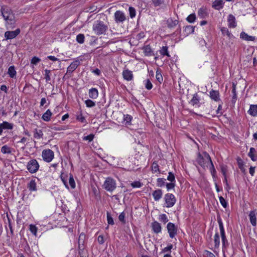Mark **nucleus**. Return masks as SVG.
I'll return each mask as SVG.
<instances>
[{"mask_svg":"<svg viewBox=\"0 0 257 257\" xmlns=\"http://www.w3.org/2000/svg\"><path fill=\"white\" fill-rule=\"evenodd\" d=\"M5 20L7 21L8 29H13L15 27V15L12 9L8 6H3L0 10Z\"/></svg>","mask_w":257,"mask_h":257,"instance_id":"f257e3e1","label":"nucleus"},{"mask_svg":"<svg viewBox=\"0 0 257 257\" xmlns=\"http://www.w3.org/2000/svg\"><path fill=\"white\" fill-rule=\"evenodd\" d=\"M203 155L202 156L200 153L198 154L196 162L201 167L205 168L208 166L209 164L211 163L212 161L209 155L207 153L204 152L203 153Z\"/></svg>","mask_w":257,"mask_h":257,"instance_id":"f03ea898","label":"nucleus"},{"mask_svg":"<svg viewBox=\"0 0 257 257\" xmlns=\"http://www.w3.org/2000/svg\"><path fill=\"white\" fill-rule=\"evenodd\" d=\"M93 31L97 35H100L104 34L108 29L107 25H105L104 22L101 21H96L93 24Z\"/></svg>","mask_w":257,"mask_h":257,"instance_id":"7ed1b4c3","label":"nucleus"},{"mask_svg":"<svg viewBox=\"0 0 257 257\" xmlns=\"http://www.w3.org/2000/svg\"><path fill=\"white\" fill-rule=\"evenodd\" d=\"M103 187L107 191H113L116 188L115 181L110 177H107L104 183Z\"/></svg>","mask_w":257,"mask_h":257,"instance_id":"20e7f679","label":"nucleus"},{"mask_svg":"<svg viewBox=\"0 0 257 257\" xmlns=\"http://www.w3.org/2000/svg\"><path fill=\"white\" fill-rule=\"evenodd\" d=\"M164 200L165 201V206L167 208L173 207L176 202L175 196L171 193H167L165 194L164 196Z\"/></svg>","mask_w":257,"mask_h":257,"instance_id":"39448f33","label":"nucleus"},{"mask_svg":"<svg viewBox=\"0 0 257 257\" xmlns=\"http://www.w3.org/2000/svg\"><path fill=\"white\" fill-rule=\"evenodd\" d=\"M27 168L31 173H36L39 168V165L35 159L30 160L27 164Z\"/></svg>","mask_w":257,"mask_h":257,"instance_id":"423d86ee","label":"nucleus"},{"mask_svg":"<svg viewBox=\"0 0 257 257\" xmlns=\"http://www.w3.org/2000/svg\"><path fill=\"white\" fill-rule=\"evenodd\" d=\"M167 229L171 238H173L177 233V227L173 223L169 222L167 225Z\"/></svg>","mask_w":257,"mask_h":257,"instance_id":"0eeeda50","label":"nucleus"},{"mask_svg":"<svg viewBox=\"0 0 257 257\" xmlns=\"http://www.w3.org/2000/svg\"><path fill=\"white\" fill-rule=\"evenodd\" d=\"M42 156L45 161L50 162L54 158V153L50 149L44 150L42 152Z\"/></svg>","mask_w":257,"mask_h":257,"instance_id":"6e6552de","label":"nucleus"},{"mask_svg":"<svg viewBox=\"0 0 257 257\" xmlns=\"http://www.w3.org/2000/svg\"><path fill=\"white\" fill-rule=\"evenodd\" d=\"M80 62L78 60H76L72 62L68 67L67 72L65 73V75H67L68 77H70L71 74L77 68Z\"/></svg>","mask_w":257,"mask_h":257,"instance_id":"1a4fd4ad","label":"nucleus"},{"mask_svg":"<svg viewBox=\"0 0 257 257\" xmlns=\"http://www.w3.org/2000/svg\"><path fill=\"white\" fill-rule=\"evenodd\" d=\"M125 16L122 12L120 11H117L115 12L114 20L116 23H122L125 20Z\"/></svg>","mask_w":257,"mask_h":257,"instance_id":"9d476101","label":"nucleus"},{"mask_svg":"<svg viewBox=\"0 0 257 257\" xmlns=\"http://www.w3.org/2000/svg\"><path fill=\"white\" fill-rule=\"evenodd\" d=\"M20 33V29H17L14 31H7L5 33V37L6 39H12L16 38Z\"/></svg>","mask_w":257,"mask_h":257,"instance_id":"9b49d317","label":"nucleus"},{"mask_svg":"<svg viewBox=\"0 0 257 257\" xmlns=\"http://www.w3.org/2000/svg\"><path fill=\"white\" fill-rule=\"evenodd\" d=\"M256 210L250 211L249 218L250 223L253 226L256 225Z\"/></svg>","mask_w":257,"mask_h":257,"instance_id":"f8f14e48","label":"nucleus"},{"mask_svg":"<svg viewBox=\"0 0 257 257\" xmlns=\"http://www.w3.org/2000/svg\"><path fill=\"white\" fill-rule=\"evenodd\" d=\"M220 235L222 240V252L227 251V247L229 245V243L226 238L225 233L220 234Z\"/></svg>","mask_w":257,"mask_h":257,"instance_id":"ddd939ff","label":"nucleus"},{"mask_svg":"<svg viewBox=\"0 0 257 257\" xmlns=\"http://www.w3.org/2000/svg\"><path fill=\"white\" fill-rule=\"evenodd\" d=\"M224 2L222 0H215L212 3V8L217 10L223 8Z\"/></svg>","mask_w":257,"mask_h":257,"instance_id":"4468645a","label":"nucleus"},{"mask_svg":"<svg viewBox=\"0 0 257 257\" xmlns=\"http://www.w3.org/2000/svg\"><path fill=\"white\" fill-rule=\"evenodd\" d=\"M122 76L123 78L127 81H131L133 78V74L132 71L126 69L122 72Z\"/></svg>","mask_w":257,"mask_h":257,"instance_id":"2eb2a0df","label":"nucleus"},{"mask_svg":"<svg viewBox=\"0 0 257 257\" xmlns=\"http://www.w3.org/2000/svg\"><path fill=\"white\" fill-rule=\"evenodd\" d=\"M228 26L229 28H235L236 27V23L235 18L234 16L230 14L227 19Z\"/></svg>","mask_w":257,"mask_h":257,"instance_id":"dca6fc26","label":"nucleus"},{"mask_svg":"<svg viewBox=\"0 0 257 257\" xmlns=\"http://www.w3.org/2000/svg\"><path fill=\"white\" fill-rule=\"evenodd\" d=\"M152 228L153 231L156 233H159L161 232L162 227L161 224L156 221L152 223Z\"/></svg>","mask_w":257,"mask_h":257,"instance_id":"f3484780","label":"nucleus"},{"mask_svg":"<svg viewBox=\"0 0 257 257\" xmlns=\"http://www.w3.org/2000/svg\"><path fill=\"white\" fill-rule=\"evenodd\" d=\"M240 38L242 40L247 41H254L255 40L254 36H249L244 32H242L240 33Z\"/></svg>","mask_w":257,"mask_h":257,"instance_id":"a211bd4d","label":"nucleus"},{"mask_svg":"<svg viewBox=\"0 0 257 257\" xmlns=\"http://www.w3.org/2000/svg\"><path fill=\"white\" fill-rule=\"evenodd\" d=\"M162 190L159 189L154 191L152 193V195L156 201H159L162 198Z\"/></svg>","mask_w":257,"mask_h":257,"instance_id":"6ab92c4d","label":"nucleus"},{"mask_svg":"<svg viewBox=\"0 0 257 257\" xmlns=\"http://www.w3.org/2000/svg\"><path fill=\"white\" fill-rule=\"evenodd\" d=\"M210 98L215 101H218L220 100L219 92L217 90H212L210 92Z\"/></svg>","mask_w":257,"mask_h":257,"instance_id":"aec40b11","label":"nucleus"},{"mask_svg":"<svg viewBox=\"0 0 257 257\" xmlns=\"http://www.w3.org/2000/svg\"><path fill=\"white\" fill-rule=\"evenodd\" d=\"M248 113L251 116H255L257 115V105L251 104L250 105Z\"/></svg>","mask_w":257,"mask_h":257,"instance_id":"412c9836","label":"nucleus"},{"mask_svg":"<svg viewBox=\"0 0 257 257\" xmlns=\"http://www.w3.org/2000/svg\"><path fill=\"white\" fill-rule=\"evenodd\" d=\"M256 151L254 148H250L248 156L250 158L252 161H255L257 160V156L255 154Z\"/></svg>","mask_w":257,"mask_h":257,"instance_id":"4be33fe9","label":"nucleus"},{"mask_svg":"<svg viewBox=\"0 0 257 257\" xmlns=\"http://www.w3.org/2000/svg\"><path fill=\"white\" fill-rule=\"evenodd\" d=\"M98 92L96 88H92L89 90V96L92 99H95L98 97Z\"/></svg>","mask_w":257,"mask_h":257,"instance_id":"5701e85b","label":"nucleus"},{"mask_svg":"<svg viewBox=\"0 0 257 257\" xmlns=\"http://www.w3.org/2000/svg\"><path fill=\"white\" fill-rule=\"evenodd\" d=\"M178 20H173L172 19H169L167 21V26L169 28H172L178 24Z\"/></svg>","mask_w":257,"mask_h":257,"instance_id":"b1692460","label":"nucleus"},{"mask_svg":"<svg viewBox=\"0 0 257 257\" xmlns=\"http://www.w3.org/2000/svg\"><path fill=\"white\" fill-rule=\"evenodd\" d=\"M200 97L197 94V93H195L193 95V98L190 100V103L193 105H197L199 103Z\"/></svg>","mask_w":257,"mask_h":257,"instance_id":"393cba45","label":"nucleus"},{"mask_svg":"<svg viewBox=\"0 0 257 257\" xmlns=\"http://www.w3.org/2000/svg\"><path fill=\"white\" fill-rule=\"evenodd\" d=\"M237 165H238V167L240 169V171L242 173H245V169L244 167V163H243V161H242V160L240 158H237Z\"/></svg>","mask_w":257,"mask_h":257,"instance_id":"a878e982","label":"nucleus"},{"mask_svg":"<svg viewBox=\"0 0 257 257\" xmlns=\"http://www.w3.org/2000/svg\"><path fill=\"white\" fill-rule=\"evenodd\" d=\"M28 188L31 191H35L37 190L36 183L35 180H32L28 185Z\"/></svg>","mask_w":257,"mask_h":257,"instance_id":"bb28decb","label":"nucleus"},{"mask_svg":"<svg viewBox=\"0 0 257 257\" xmlns=\"http://www.w3.org/2000/svg\"><path fill=\"white\" fill-rule=\"evenodd\" d=\"M220 31L222 32L223 35L224 36L226 35L229 39H231L233 37V35L229 31L227 28L222 27L220 29Z\"/></svg>","mask_w":257,"mask_h":257,"instance_id":"cd10ccee","label":"nucleus"},{"mask_svg":"<svg viewBox=\"0 0 257 257\" xmlns=\"http://www.w3.org/2000/svg\"><path fill=\"white\" fill-rule=\"evenodd\" d=\"M52 113L49 109H48L43 115L42 119L46 121H48L51 119Z\"/></svg>","mask_w":257,"mask_h":257,"instance_id":"c85d7f7f","label":"nucleus"},{"mask_svg":"<svg viewBox=\"0 0 257 257\" xmlns=\"http://www.w3.org/2000/svg\"><path fill=\"white\" fill-rule=\"evenodd\" d=\"M232 93L233 94L231 102L233 104H235L237 99V95L236 92V85L234 83L232 84Z\"/></svg>","mask_w":257,"mask_h":257,"instance_id":"c756f323","label":"nucleus"},{"mask_svg":"<svg viewBox=\"0 0 257 257\" xmlns=\"http://www.w3.org/2000/svg\"><path fill=\"white\" fill-rule=\"evenodd\" d=\"M144 53L145 56H151L153 54V52L151 47L149 45L144 46Z\"/></svg>","mask_w":257,"mask_h":257,"instance_id":"7c9ffc66","label":"nucleus"},{"mask_svg":"<svg viewBox=\"0 0 257 257\" xmlns=\"http://www.w3.org/2000/svg\"><path fill=\"white\" fill-rule=\"evenodd\" d=\"M214 242L215 248H218L220 245V237L218 232H216L214 235Z\"/></svg>","mask_w":257,"mask_h":257,"instance_id":"2f4dec72","label":"nucleus"},{"mask_svg":"<svg viewBox=\"0 0 257 257\" xmlns=\"http://www.w3.org/2000/svg\"><path fill=\"white\" fill-rule=\"evenodd\" d=\"M1 126L2 127L3 129L12 130L13 128V124L7 121H4L1 123Z\"/></svg>","mask_w":257,"mask_h":257,"instance_id":"473e14b6","label":"nucleus"},{"mask_svg":"<svg viewBox=\"0 0 257 257\" xmlns=\"http://www.w3.org/2000/svg\"><path fill=\"white\" fill-rule=\"evenodd\" d=\"M12 149L7 145H4L2 147L1 152L3 154H11L12 152Z\"/></svg>","mask_w":257,"mask_h":257,"instance_id":"72a5a7b5","label":"nucleus"},{"mask_svg":"<svg viewBox=\"0 0 257 257\" xmlns=\"http://www.w3.org/2000/svg\"><path fill=\"white\" fill-rule=\"evenodd\" d=\"M43 132L41 130H38L36 128L34 131V137L37 139H40L43 138Z\"/></svg>","mask_w":257,"mask_h":257,"instance_id":"f704fd0d","label":"nucleus"},{"mask_svg":"<svg viewBox=\"0 0 257 257\" xmlns=\"http://www.w3.org/2000/svg\"><path fill=\"white\" fill-rule=\"evenodd\" d=\"M8 74L10 75V77L14 78L16 75V71L15 70V68L14 66H11L8 69Z\"/></svg>","mask_w":257,"mask_h":257,"instance_id":"c9c22d12","label":"nucleus"},{"mask_svg":"<svg viewBox=\"0 0 257 257\" xmlns=\"http://www.w3.org/2000/svg\"><path fill=\"white\" fill-rule=\"evenodd\" d=\"M217 222L219 224V229H220V234L225 233L224 228L223 227V222L222 221V220H221L220 217H219V216L217 217Z\"/></svg>","mask_w":257,"mask_h":257,"instance_id":"e433bc0d","label":"nucleus"},{"mask_svg":"<svg viewBox=\"0 0 257 257\" xmlns=\"http://www.w3.org/2000/svg\"><path fill=\"white\" fill-rule=\"evenodd\" d=\"M195 27L191 26L190 25L186 26L184 29V31L186 33V36L192 34L194 31Z\"/></svg>","mask_w":257,"mask_h":257,"instance_id":"4c0bfd02","label":"nucleus"},{"mask_svg":"<svg viewBox=\"0 0 257 257\" xmlns=\"http://www.w3.org/2000/svg\"><path fill=\"white\" fill-rule=\"evenodd\" d=\"M151 168L153 173H155L156 172H160L159 170V166L157 162H154L151 165Z\"/></svg>","mask_w":257,"mask_h":257,"instance_id":"58836bf2","label":"nucleus"},{"mask_svg":"<svg viewBox=\"0 0 257 257\" xmlns=\"http://www.w3.org/2000/svg\"><path fill=\"white\" fill-rule=\"evenodd\" d=\"M160 53L163 56H167L168 57H170V55L168 51V47L167 46H163L161 48L160 50Z\"/></svg>","mask_w":257,"mask_h":257,"instance_id":"ea45409f","label":"nucleus"},{"mask_svg":"<svg viewBox=\"0 0 257 257\" xmlns=\"http://www.w3.org/2000/svg\"><path fill=\"white\" fill-rule=\"evenodd\" d=\"M84 35L83 34H79L76 36V41L79 44H83L84 42Z\"/></svg>","mask_w":257,"mask_h":257,"instance_id":"a19ab883","label":"nucleus"},{"mask_svg":"<svg viewBox=\"0 0 257 257\" xmlns=\"http://www.w3.org/2000/svg\"><path fill=\"white\" fill-rule=\"evenodd\" d=\"M69 184L71 189H74L75 188V182L72 175H70L69 177Z\"/></svg>","mask_w":257,"mask_h":257,"instance_id":"79ce46f5","label":"nucleus"},{"mask_svg":"<svg viewBox=\"0 0 257 257\" xmlns=\"http://www.w3.org/2000/svg\"><path fill=\"white\" fill-rule=\"evenodd\" d=\"M166 179L164 178H158L157 180V185L158 187H162L165 185Z\"/></svg>","mask_w":257,"mask_h":257,"instance_id":"37998d69","label":"nucleus"},{"mask_svg":"<svg viewBox=\"0 0 257 257\" xmlns=\"http://www.w3.org/2000/svg\"><path fill=\"white\" fill-rule=\"evenodd\" d=\"M143 183H142L139 181H134L131 184V186L134 188H141L143 186Z\"/></svg>","mask_w":257,"mask_h":257,"instance_id":"c03bdc74","label":"nucleus"},{"mask_svg":"<svg viewBox=\"0 0 257 257\" xmlns=\"http://www.w3.org/2000/svg\"><path fill=\"white\" fill-rule=\"evenodd\" d=\"M196 20V16L195 14H191L188 16L186 18V20L190 23H193Z\"/></svg>","mask_w":257,"mask_h":257,"instance_id":"a18cd8bd","label":"nucleus"},{"mask_svg":"<svg viewBox=\"0 0 257 257\" xmlns=\"http://www.w3.org/2000/svg\"><path fill=\"white\" fill-rule=\"evenodd\" d=\"M50 74L51 71L48 69L45 70V79H46V82H49L50 80Z\"/></svg>","mask_w":257,"mask_h":257,"instance_id":"49530a36","label":"nucleus"},{"mask_svg":"<svg viewBox=\"0 0 257 257\" xmlns=\"http://www.w3.org/2000/svg\"><path fill=\"white\" fill-rule=\"evenodd\" d=\"M159 220L164 224L166 223L169 221L167 215L165 214H161L159 216Z\"/></svg>","mask_w":257,"mask_h":257,"instance_id":"de8ad7c7","label":"nucleus"},{"mask_svg":"<svg viewBox=\"0 0 257 257\" xmlns=\"http://www.w3.org/2000/svg\"><path fill=\"white\" fill-rule=\"evenodd\" d=\"M132 119V116L128 114L123 115V120L125 121V124H130Z\"/></svg>","mask_w":257,"mask_h":257,"instance_id":"09e8293b","label":"nucleus"},{"mask_svg":"<svg viewBox=\"0 0 257 257\" xmlns=\"http://www.w3.org/2000/svg\"><path fill=\"white\" fill-rule=\"evenodd\" d=\"M106 216H107V223H108V224L113 225L114 224L113 219V218L111 217L110 213L108 212H107Z\"/></svg>","mask_w":257,"mask_h":257,"instance_id":"8fccbe9b","label":"nucleus"},{"mask_svg":"<svg viewBox=\"0 0 257 257\" xmlns=\"http://www.w3.org/2000/svg\"><path fill=\"white\" fill-rule=\"evenodd\" d=\"M85 103L86 106L88 107H92L95 105V102L90 99L85 100Z\"/></svg>","mask_w":257,"mask_h":257,"instance_id":"3c124183","label":"nucleus"},{"mask_svg":"<svg viewBox=\"0 0 257 257\" xmlns=\"http://www.w3.org/2000/svg\"><path fill=\"white\" fill-rule=\"evenodd\" d=\"M145 88L148 90H151L153 87V85L149 79H147L145 81Z\"/></svg>","mask_w":257,"mask_h":257,"instance_id":"603ef678","label":"nucleus"},{"mask_svg":"<svg viewBox=\"0 0 257 257\" xmlns=\"http://www.w3.org/2000/svg\"><path fill=\"white\" fill-rule=\"evenodd\" d=\"M175 185H176L175 182H171L169 183H167L166 184V188H167V189L168 191H169L171 189H174Z\"/></svg>","mask_w":257,"mask_h":257,"instance_id":"864d4df0","label":"nucleus"},{"mask_svg":"<svg viewBox=\"0 0 257 257\" xmlns=\"http://www.w3.org/2000/svg\"><path fill=\"white\" fill-rule=\"evenodd\" d=\"M167 180L171 182H175V177L174 174L172 172H169Z\"/></svg>","mask_w":257,"mask_h":257,"instance_id":"5fc2aeb1","label":"nucleus"},{"mask_svg":"<svg viewBox=\"0 0 257 257\" xmlns=\"http://www.w3.org/2000/svg\"><path fill=\"white\" fill-rule=\"evenodd\" d=\"M129 13H130V16L131 18H133L136 16V10L135 8L133 7H130L129 8Z\"/></svg>","mask_w":257,"mask_h":257,"instance_id":"6e6d98bb","label":"nucleus"},{"mask_svg":"<svg viewBox=\"0 0 257 257\" xmlns=\"http://www.w3.org/2000/svg\"><path fill=\"white\" fill-rule=\"evenodd\" d=\"M219 199L220 201V203L222 205V206L224 208H226L227 206V203L226 201V200L224 199V198L222 196H220L219 197Z\"/></svg>","mask_w":257,"mask_h":257,"instance_id":"4d7b16f0","label":"nucleus"},{"mask_svg":"<svg viewBox=\"0 0 257 257\" xmlns=\"http://www.w3.org/2000/svg\"><path fill=\"white\" fill-rule=\"evenodd\" d=\"M30 230L34 235H36L37 232V228L35 225L31 224L30 225Z\"/></svg>","mask_w":257,"mask_h":257,"instance_id":"13d9d810","label":"nucleus"},{"mask_svg":"<svg viewBox=\"0 0 257 257\" xmlns=\"http://www.w3.org/2000/svg\"><path fill=\"white\" fill-rule=\"evenodd\" d=\"M198 16H200L201 18H204L205 17V16L206 15L205 10L203 8H201V9H199L198 12Z\"/></svg>","mask_w":257,"mask_h":257,"instance_id":"bf43d9fd","label":"nucleus"},{"mask_svg":"<svg viewBox=\"0 0 257 257\" xmlns=\"http://www.w3.org/2000/svg\"><path fill=\"white\" fill-rule=\"evenodd\" d=\"M41 61V59L37 57L34 56L31 60V64L36 65Z\"/></svg>","mask_w":257,"mask_h":257,"instance_id":"052dcab7","label":"nucleus"},{"mask_svg":"<svg viewBox=\"0 0 257 257\" xmlns=\"http://www.w3.org/2000/svg\"><path fill=\"white\" fill-rule=\"evenodd\" d=\"M163 2V0H152V3L154 7L160 6Z\"/></svg>","mask_w":257,"mask_h":257,"instance_id":"680f3d73","label":"nucleus"},{"mask_svg":"<svg viewBox=\"0 0 257 257\" xmlns=\"http://www.w3.org/2000/svg\"><path fill=\"white\" fill-rule=\"evenodd\" d=\"M118 219L119 221H121L122 223H125V213L123 212H121L119 214V215L118 216Z\"/></svg>","mask_w":257,"mask_h":257,"instance_id":"e2e57ef3","label":"nucleus"},{"mask_svg":"<svg viewBox=\"0 0 257 257\" xmlns=\"http://www.w3.org/2000/svg\"><path fill=\"white\" fill-rule=\"evenodd\" d=\"M94 136L93 134H90L87 136H85L83 137V140L85 141H88L89 142H91L94 139Z\"/></svg>","mask_w":257,"mask_h":257,"instance_id":"0e129e2a","label":"nucleus"},{"mask_svg":"<svg viewBox=\"0 0 257 257\" xmlns=\"http://www.w3.org/2000/svg\"><path fill=\"white\" fill-rule=\"evenodd\" d=\"M210 165H211V166H210V169L211 174H212L213 177L215 178L216 172L214 168V167L212 162H211Z\"/></svg>","mask_w":257,"mask_h":257,"instance_id":"69168bd1","label":"nucleus"},{"mask_svg":"<svg viewBox=\"0 0 257 257\" xmlns=\"http://www.w3.org/2000/svg\"><path fill=\"white\" fill-rule=\"evenodd\" d=\"M156 78L159 82H161V81L163 80L162 76L160 73L158 72V71L156 72Z\"/></svg>","mask_w":257,"mask_h":257,"instance_id":"338daca9","label":"nucleus"},{"mask_svg":"<svg viewBox=\"0 0 257 257\" xmlns=\"http://www.w3.org/2000/svg\"><path fill=\"white\" fill-rule=\"evenodd\" d=\"M172 248L173 245L172 244H170L167 247L163 249L162 251L164 252L169 251L171 250V249H172Z\"/></svg>","mask_w":257,"mask_h":257,"instance_id":"774afa93","label":"nucleus"}]
</instances>
